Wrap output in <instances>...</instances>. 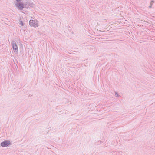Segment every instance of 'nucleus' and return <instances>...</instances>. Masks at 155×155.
Listing matches in <instances>:
<instances>
[{
	"label": "nucleus",
	"mask_w": 155,
	"mask_h": 155,
	"mask_svg": "<svg viewBox=\"0 0 155 155\" xmlns=\"http://www.w3.org/2000/svg\"><path fill=\"white\" fill-rule=\"evenodd\" d=\"M29 24L31 26L35 27H37L38 26V21L36 20H31L29 21Z\"/></svg>",
	"instance_id": "f257e3e1"
},
{
	"label": "nucleus",
	"mask_w": 155,
	"mask_h": 155,
	"mask_svg": "<svg viewBox=\"0 0 155 155\" xmlns=\"http://www.w3.org/2000/svg\"><path fill=\"white\" fill-rule=\"evenodd\" d=\"M10 144L9 141H5L1 143V145L3 147H6Z\"/></svg>",
	"instance_id": "f03ea898"
},
{
	"label": "nucleus",
	"mask_w": 155,
	"mask_h": 155,
	"mask_svg": "<svg viewBox=\"0 0 155 155\" xmlns=\"http://www.w3.org/2000/svg\"><path fill=\"white\" fill-rule=\"evenodd\" d=\"M13 48L15 52H18V47L15 42H14L12 44Z\"/></svg>",
	"instance_id": "7ed1b4c3"
},
{
	"label": "nucleus",
	"mask_w": 155,
	"mask_h": 155,
	"mask_svg": "<svg viewBox=\"0 0 155 155\" xmlns=\"http://www.w3.org/2000/svg\"><path fill=\"white\" fill-rule=\"evenodd\" d=\"M17 6L18 8L20 10H22L24 8V5L23 4L19 3L17 5Z\"/></svg>",
	"instance_id": "20e7f679"
},
{
	"label": "nucleus",
	"mask_w": 155,
	"mask_h": 155,
	"mask_svg": "<svg viewBox=\"0 0 155 155\" xmlns=\"http://www.w3.org/2000/svg\"><path fill=\"white\" fill-rule=\"evenodd\" d=\"M17 2H20L21 1H22V0H16Z\"/></svg>",
	"instance_id": "39448f33"
}]
</instances>
